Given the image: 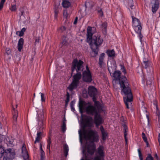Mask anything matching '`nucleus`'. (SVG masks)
<instances>
[{"label": "nucleus", "instance_id": "nucleus-1", "mask_svg": "<svg viewBox=\"0 0 160 160\" xmlns=\"http://www.w3.org/2000/svg\"><path fill=\"white\" fill-rule=\"evenodd\" d=\"M121 72L119 71H116L113 74V77L114 79L119 81V83L121 89V92L124 94L125 96L123 97L124 102L126 107L129 108V105L131 104L132 101V95L131 89L129 86L128 81L125 77H122L121 80Z\"/></svg>", "mask_w": 160, "mask_h": 160}, {"label": "nucleus", "instance_id": "nucleus-2", "mask_svg": "<svg viewBox=\"0 0 160 160\" xmlns=\"http://www.w3.org/2000/svg\"><path fill=\"white\" fill-rule=\"evenodd\" d=\"M92 118L90 117L85 118L82 124V129L78 131L80 137L82 135L85 138L92 142H97L98 140V136L97 132L92 129L86 130L87 127L91 128L92 126Z\"/></svg>", "mask_w": 160, "mask_h": 160}, {"label": "nucleus", "instance_id": "nucleus-3", "mask_svg": "<svg viewBox=\"0 0 160 160\" xmlns=\"http://www.w3.org/2000/svg\"><path fill=\"white\" fill-rule=\"evenodd\" d=\"M83 63L81 60L75 59L73 60L72 67V72L73 73L76 70L77 73L73 76L72 82L68 87V89L70 91L76 88L80 82L79 80L82 77L81 72L83 69Z\"/></svg>", "mask_w": 160, "mask_h": 160}, {"label": "nucleus", "instance_id": "nucleus-4", "mask_svg": "<svg viewBox=\"0 0 160 160\" xmlns=\"http://www.w3.org/2000/svg\"><path fill=\"white\" fill-rule=\"evenodd\" d=\"M79 108L81 113H83L85 110L87 113L92 115L100 112L102 110L101 106L97 102H95L94 105H93L91 102L86 103L83 101H80Z\"/></svg>", "mask_w": 160, "mask_h": 160}, {"label": "nucleus", "instance_id": "nucleus-5", "mask_svg": "<svg viewBox=\"0 0 160 160\" xmlns=\"http://www.w3.org/2000/svg\"><path fill=\"white\" fill-rule=\"evenodd\" d=\"M132 25L136 32L138 34L140 41L141 42V39L143 37V36L141 34L142 29L141 23L138 19L136 18L132 15Z\"/></svg>", "mask_w": 160, "mask_h": 160}, {"label": "nucleus", "instance_id": "nucleus-6", "mask_svg": "<svg viewBox=\"0 0 160 160\" xmlns=\"http://www.w3.org/2000/svg\"><path fill=\"white\" fill-rule=\"evenodd\" d=\"M96 154L97 155L94 158L91 157L89 158L87 156L85 160L83 158H82L81 160H104V152L103 146H99L97 149Z\"/></svg>", "mask_w": 160, "mask_h": 160}, {"label": "nucleus", "instance_id": "nucleus-7", "mask_svg": "<svg viewBox=\"0 0 160 160\" xmlns=\"http://www.w3.org/2000/svg\"><path fill=\"white\" fill-rule=\"evenodd\" d=\"M15 152L14 150L13 149L9 148L6 150L4 149V152L3 154V156L4 157V160L5 159H12L14 158Z\"/></svg>", "mask_w": 160, "mask_h": 160}, {"label": "nucleus", "instance_id": "nucleus-8", "mask_svg": "<svg viewBox=\"0 0 160 160\" xmlns=\"http://www.w3.org/2000/svg\"><path fill=\"white\" fill-rule=\"evenodd\" d=\"M82 78L84 81L87 82H90L92 81L91 74L87 66H86V70L83 72Z\"/></svg>", "mask_w": 160, "mask_h": 160}, {"label": "nucleus", "instance_id": "nucleus-9", "mask_svg": "<svg viewBox=\"0 0 160 160\" xmlns=\"http://www.w3.org/2000/svg\"><path fill=\"white\" fill-rule=\"evenodd\" d=\"M96 32V28L94 27H88L87 28V41L88 42H91L93 34Z\"/></svg>", "mask_w": 160, "mask_h": 160}, {"label": "nucleus", "instance_id": "nucleus-10", "mask_svg": "<svg viewBox=\"0 0 160 160\" xmlns=\"http://www.w3.org/2000/svg\"><path fill=\"white\" fill-rule=\"evenodd\" d=\"M150 4L152 6V11L153 13H156L159 6L158 0H151Z\"/></svg>", "mask_w": 160, "mask_h": 160}, {"label": "nucleus", "instance_id": "nucleus-11", "mask_svg": "<svg viewBox=\"0 0 160 160\" xmlns=\"http://www.w3.org/2000/svg\"><path fill=\"white\" fill-rule=\"evenodd\" d=\"M100 112H98L95 114L94 117V122L97 127L98 126L102 123V119L100 114Z\"/></svg>", "mask_w": 160, "mask_h": 160}, {"label": "nucleus", "instance_id": "nucleus-12", "mask_svg": "<svg viewBox=\"0 0 160 160\" xmlns=\"http://www.w3.org/2000/svg\"><path fill=\"white\" fill-rule=\"evenodd\" d=\"M102 42V40L100 38V37H93V39H92L90 42H89L90 43H93L95 46L98 47L99 46L101 45Z\"/></svg>", "mask_w": 160, "mask_h": 160}, {"label": "nucleus", "instance_id": "nucleus-13", "mask_svg": "<svg viewBox=\"0 0 160 160\" xmlns=\"http://www.w3.org/2000/svg\"><path fill=\"white\" fill-rule=\"evenodd\" d=\"M96 146L94 143H92L87 147V152L88 153L91 155H93L96 150Z\"/></svg>", "mask_w": 160, "mask_h": 160}, {"label": "nucleus", "instance_id": "nucleus-14", "mask_svg": "<svg viewBox=\"0 0 160 160\" xmlns=\"http://www.w3.org/2000/svg\"><path fill=\"white\" fill-rule=\"evenodd\" d=\"M22 156L24 160H30L29 158V156L26 148L24 144L22 148Z\"/></svg>", "mask_w": 160, "mask_h": 160}, {"label": "nucleus", "instance_id": "nucleus-15", "mask_svg": "<svg viewBox=\"0 0 160 160\" xmlns=\"http://www.w3.org/2000/svg\"><path fill=\"white\" fill-rule=\"evenodd\" d=\"M97 90L96 88L93 86H90L88 88V93L91 97H93V98L97 94Z\"/></svg>", "mask_w": 160, "mask_h": 160}, {"label": "nucleus", "instance_id": "nucleus-16", "mask_svg": "<svg viewBox=\"0 0 160 160\" xmlns=\"http://www.w3.org/2000/svg\"><path fill=\"white\" fill-rule=\"evenodd\" d=\"M94 47V46L93 45L91 46L92 51L91 52V55L92 57H96L98 55L99 51L98 48L97 47L95 46V48Z\"/></svg>", "mask_w": 160, "mask_h": 160}, {"label": "nucleus", "instance_id": "nucleus-17", "mask_svg": "<svg viewBox=\"0 0 160 160\" xmlns=\"http://www.w3.org/2000/svg\"><path fill=\"white\" fill-rule=\"evenodd\" d=\"M72 10L70 9L66 8L63 10V16L64 18L67 19L70 17Z\"/></svg>", "mask_w": 160, "mask_h": 160}, {"label": "nucleus", "instance_id": "nucleus-18", "mask_svg": "<svg viewBox=\"0 0 160 160\" xmlns=\"http://www.w3.org/2000/svg\"><path fill=\"white\" fill-rule=\"evenodd\" d=\"M14 138L12 137H7L5 139V142L8 146H12L13 144Z\"/></svg>", "mask_w": 160, "mask_h": 160}, {"label": "nucleus", "instance_id": "nucleus-19", "mask_svg": "<svg viewBox=\"0 0 160 160\" xmlns=\"http://www.w3.org/2000/svg\"><path fill=\"white\" fill-rule=\"evenodd\" d=\"M100 129L102 133V138L103 140H105L108 137V133L104 129L102 126H100Z\"/></svg>", "mask_w": 160, "mask_h": 160}, {"label": "nucleus", "instance_id": "nucleus-20", "mask_svg": "<svg viewBox=\"0 0 160 160\" xmlns=\"http://www.w3.org/2000/svg\"><path fill=\"white\" fill-rule=\"evenodd\" d=\"M143 66L146 68L148 69V68H150L151 69V70L150 71V72H152L153 71V68L152 67L151 62L150 61H143Z\"/></svg>", "mask_w": 160, "mask_h": 160}, {"label": "nucleus", "instance_id": "nucleus-21", "mask_svg": "<svg viewBox=\"0 0 160 160\" xmlns=\"http://www.w3.org/2000/svg\"><path fill=\"white\" fill-rule=\"evenodd\" d=\"M23 42L24 40L22 38H21L18 41L17 48L19 52L21 51V50L23 48Z\"/></svg>", "mask_w": 160, "mask_h": 160}, {"label": "nucleus", "instance_id": "nucleus-22", "mask_svg": "<svg viewBox=\"0 0 160 160\" xmlns=\"http://www.w3.org/2000/svg\"><path fill=\"white\" fill-rule=\"evenodd\" d=\"M116 64L114 62L111 63L110 66L108 65V70L110 74L116 69Z\"/></svg>", "mask_w": 160, "mask_h": 160}, {"label": "nucleus", "instance_id": "nucleus-23", "mask_svg": "<svg viewBox=\"0 0 160 160\" xmlns=\"http://www.w3.org/2000/svg\"><path fill=\"white\" fill-rule=\"evenodd\" d=\"M13 110L12 113L13 116V119L14 122H16L17 121V118L18 116V112L13 107Z\"/></svg>", "mask_w": 160, "mask_h": 160}, {"label": "nucleus", "instance_id": "nucleus-24", "mask_svg": "<svg viewBox=\"0 0 160 160\" xmlns=\"http://www.w3.org/2000/svg\"><path fill=\"white\" fill-rule=\"evenodd\" d=\"M104 53H102L99 56V64L100 66L101 67L103 63L104 59L105 57Z\"/></svg>", "mask_w": 160, "mask_h": 160}, {"label": "nucleus", "instance_id": "nucleus-25", "mask_svg": "<svg viewBox=\"0 0 160 160\" xmlns=\"http://www.w3.org/2000/svg\"><path fill=\"white\" fill-rule=\"evenodd\" d=\"M122 126H123L124 128V137L125 139V141L126 142V144H127L128 142V139L127 138V132L128 131V128L127 127L126 125L125 124H123Z\"/></svg>", "mask_w": 160, "mask_h": 160}, {"label": "nucleus", "instance_id": "nucleus-26", "mask_svg": "<svg viewBox=\"0 0 160 160\" xmlns=\"http://www.w3.org/2000/svg\"><path fill=\"white\" fill-rule=\"evenodd\" d=\"M106 53L109 57H114L115 56V52L114 50H108L106 52Z\"/></svg>", "mask_w": 160, "mask_h": 160}, {"label": "nucleus", "instance_id": "nucleus-27", "mask_svg": "<svg viewBox=\"0 0 160 160\" xmlns=\"http://www.w3.org/2000/svg\"><path fill=\"white\" fill-rule=\"evenodd\" d=\"M62 5L64 8H67L70 6L71 3L68 1L64 0L62 2Z\"/></svg>", "mask_w": 160, "mask_h": 160}, {"label": "nucleus", "instance_id": "nucleus-28", "mask_svg": "<svg viewBox=\"0 0 160 160\" xmlns=\"http://www.w3.org/2000/svg\"><path fill=\"white\" fill-rule=\"evenodd\" d=\"M59 6L58 5H55L54 8V18L55 19L57 18V15L59 12Z\"/></svg>", "mask_w": 160, "mask_h": 160}, {"label": "nucleus", "instance_id": "nucleus-29", "mask_svg": "<svg viewBox=\"0 0 160 160\" xmlns=\"http://www.w3.org/2000/svg\"><path fill=\"white\" fill-rule=\"evenodd\" d=\"M42 133L41 132H37V137L36 138V140L35 141L34 143H35L37 142H39L41 138Z\"/></svg>", "mask_w": 160, "mask_h": 160}, {"label": "nucleus", "instance_id": "nucleus-30", "mask_svg": "<svg viewBox=\"0 0 160 160\" xmlns=\"http://www.w3.org/2000/svg\"><path fill=\"white\" fill-rule=\"evenodd\" d=\"M63 149L65 155L66 157H67L68 155L69 151L68 147V145L66 144L64 145L63 147Z\"/></svg>", "mask_w": 160, "mask_h": 160}, {"label": "nucleus", "instance_id": "nucleus-31", "mask_svg": "<svg viewBox=\"0 0 160 160\" xmlns=\"http://www.w3.org/2000/svg\"><path fill=\"white\" fill-rule=\"evenodd\" d=\"M26 31V28H23L20 31H17L16 32V34L18 35L19 36H22L23 35L24 32Z\"/></svg>", "mask_w": 160, "mask_h": 160}, {"label": "nucleus", "instance_id": "nucleus-32", "mask_svg": "<svg viewBox=\"0 0 160 160\" xmlns=\"http://www.w3.org/2000/svg\"><path fill=\"white\" fill-rule=\"evenodd\" d=\"M133 0H128V5L130 7L131 9H133L134 8V6L133 5Z\"/></svg>", "mask_w": 160, "mask_h": 160}, {"label": "nucleus", "instance_id": "nucleus-33", "mask_svg": "<svg viewBox=\"0 0 160 160\" xmlns=\"http://www.w3.org/2000/svg\"><path fill=\"white\" fill-rule=\"evenodd\" d=\"M40 160H45V153L44 151H42L40 153Z\"/></svg>", "mask_w": 160, "mask_h": 160}, {"label": "nucleus", "instance_id": "nucleus-34", "mask_svg": "<svg viewBox=\"0 0 160 160\" xmlns=\"http://www.w3.org/2000/svg\"><path fill=\"white\" fill-rule=\"evenodd\" d=\"M142 137L143 140L147 144V147H148V143L147 141V137H146V135L144 133H142Z\"/></svg>", "mask_w": 160, "mask_h": 160}, {"label": "nucleus", "instance_id": "nucleus-35", "mask_svg": "<svg viewBox=\"0 0 160 160\" xmlns=\"http://www.w3.org/2000/svg\"><path fill=\"white\" fill-rule=\"evenodd\" d=\"M66 96L67 98L66 100H65V102L66 103V105H67L70 101V95L68 92H67Z\"/></svg>", "mask_w": 160, "mask_h": 160}, {"label": "nucleus", "instance_id": "nucleus-36", "mask_svg": "<svg viewBox=\"0 0 160 160\" xmlns=\"http://www.w3.org/2000/svg\"><path fill=\"white\" fill-rule=\"evenodd\" d=\"M4 152V148L2 146L0 147V158L3 156V154Z\"/></svg>", "mask_w": 160, "mask_h": 160}, {"label": "nucleus", "instance_id": "nucleus-37", "mask_svg": "<svg viewBox=\"0 0 160 160\" xmlns=\"http://www.w3.org/2000/svg\"><path fill=\"white\" fill-rule=\"evenodd\" d=\"M47 143L48 144L47 146V148L50 150V144L51 143V138L50 137H48V139L47 140Z\"/></svg>", "mask_w": 160, "mask_h": 160}, {"label": "nucleus", "instance_id": "nucleus-38", "mask_svg": "<svg viewBox=\"0 0 160 160\" xmlns=\"http://www.w3.org/2000/svg\"><path fill=\"white\" fill-rule=\"evenodd\" d=\"M138 151L140 160H143V158L140 150V149H138Z\"/></svg>", "mask_w": 160, "mask_h": 160}, {"label": "nucleus", "instance_id": "nucleus-39", "mask_svg": "<svg viewBox=\"0 0 160 160\" xmlns=\"http://www.w3.org/2000/svg\"><path fill=\"white\" fill-rule=\"evenodd\" d=\"M145 160H154L153 158L151 156V154H149Z\"/></svg>", "mask_w": 160, "mask_h": 160}, {"label": "nucleus", "instance_id": "nucleus-40", "mask_svg": "<svg viewBox=\"0 0 160 160\" xmlns=\"http://www.w3.org/2000/svg\"><path fill=\"white\" fill-rule=\"evenodd\" d=\"M66 125L65 122V121H63L62 123V130L64 132L66 129Z\"/></svg>", "mask_w": 160, "mask_h": 160}, {"label": "nucleus", "instance_id": "nucleus-41", "mask_svg": "<svg viewBox=\"0 0 160 160\" xmlns=\"http://www.w3.org/2000/svg\"><path fill=\"white\" fill-rule=\"evenodd\" d=\"M5 0H1L0 2V10L3 8V5L5 2Z\"/></svg>", "mask_w": 160, "mask_h": 160}, {"label": "nucleus", "instance_id": "nucleus-42", "mask_svg": "<svg viewBox=\"0 0 160 160\" xmlns=\"http://www.w3.org/2000/svg\"><path fill=\"white\" fill-rule=\"evenodd\" d=\"M121 69L122 70V72H123L124 74H125L126 73V69L125 68L124 66L123 65H121Z\"/></svg>", "mask_w": 160, "mask_h": 160}, {"label": "nucleus", "instance_id": "nucleus-43", "mask_svg": "<svg viewBox=\"0 0 160 160\" xmlns=\"http://www.w3.org/2000/svg\"><path fill=\"white\" fill-rule=\"evenodd\" d=\"M40 94H41L42 102H44L45 101V98L44 97V94L41 92H40Z\"/></svg>", "mask_w": 160, "mask_h": 160}, {"label": "nucleus", "instance_id": "nucleus-44", "mask_svg": "<svg viewBox=\"0 0 160 160\" xmlns=\"http://www.w3.org/2000/svg\"><path fill=\"white\" fill-rule=\"evenodd\" d=\"M98 12L100 16H102L103 15V13L101 9H98Z\"/></svg>", "mask_w": 160, "mask_h": 160}, {"label": "nucleus", "instance_id": "nucleus-45", "mask_svg": "<svg viewBox=\"0 0 160 160\" xmlns=\"http://www.w3.org/2000/svg\"><path fill=\"white\" fill-rule=\"evenodd\" d=\"M43 110H42V112H41V114H40V118H41V119L42 120V119H44V117L43 115Z\"/></svg>", "mask_w": 160, "mask_h": 160}, {"label": "nucleus", "instance_id": "nucleus-46", "mask_svg": "<svg viewBox=\"0 0 160 160\" xmlns=\"http://www.w3.org/2000/svg\"><path fill=\"white\" fill-rule=\"evenodd\" d=\"M65 30L66 28L64 26L61 27L60 29V30L61 32H63Z\"/></svg>", "mask_w": 160, "mask_h": 160}, {"label": "nucleus", "instance_id": "nucleus-47", "mask_svg": "<svg viewBox=\"0 0 160 160\" xmlns=\"http://www.w3.org/2000/svg\"><path fill=\"white\" fill-rule=\"evenodd\" d=\"M16 9V6L14 5L12 6L11 10L12 11H15Z\"/></svg>", "mask_w": 160, "mask_h": 160}, {"label": "nucleus", "instance_id": "nucleus-48", "mask_svg": "<svg viewBox=\"0 0 160 160\" xmlns=\"http://www.w3.org/2000/svg\"><path fill=\"white\" fill-rule=\"evenodd\" d=\"M11 52V50L9 48H8L6 49V52L8 54H9Z\"/></svg>", "mask_w": 160, "mask_h": 160}, {"label": "nucleus", "instance_id": "nucleus-49", "mask_svg": "<svg viewBox=\"0 0 160 160\" xmlns=\"http://www.w3.org/2000/svg\"><path fill=\"white\" fill-rule=\"evenodd\" d=\"M75 103V102L73 100L71 101L70 102V107H72L74 106Z\"/></svg>", "mask_w": 160, "mask_h": 160}, {"label": "nucleus", "instance_id": "nucleus-50", "mask_svg": "<svg viewBox=\"0 0 160 160\" xmlns=\"http://www.w3.org/2000/svg\"><path fill=\"white\" fill-rule=\"evenodd\" d=\"M102 26L105 29H106L107 27V24L106 22H104L102 24Z\"/></svg>", "mask_w": 160, "mask_h": 160}, {"label": "nucleus", "instance_id": "nucleus-51", "mask_svg": "<svg viewBox=\"0 0 160 160\" xmlns=\"http://www.w3.org/2000/svg\"><path fill=\"white\" fill-rule=\"evenodd\" d=\"M152 81V79H151L150 80H147V83L148 84H151Z\"/></svg>", "mask_w": 160, "mask_h": 160}, {"label": "nucleus", "instance_id": "nucleus-52", "mask_svg": "<svg viewBox=\"0 0 160 160\" xmlns=\"http://www.w3.org/2000/svg\"><path fill=\"white\" fill-rule=\"evenodd\" d=\"M77 21H78V17H76L75 19V20H74V24H75L77 23Z\"/></svg>", "mask_w": 160, "mask_h": 160}, {"label": "nucleus", "instance_id": "nucleus-53", "mask_svg": "<svg viewBox=\"0 0 160 160\" xmlns=\"http://www.w3.org/2000/svg\"><path fill=\"white\" fill-rule=\"evenodd\" d=\"M39 42V38H36V39L35 43L36 44L37 43H38Z\"/></svg>", "mask_w": 160, "mask_h": 160}, {"label": "nucleus", "instance_id": "nucleus-54", "mask_svg": "<svg viewBox=\"0 0 160 160\" xmlns=\"http://www.w3.org/2000/svg\"><path fill=\"white\" fill-rule=\"evenodd\" d=\"M158 142L159 143V145L160 146V133H159L158 134Z\"/></svg>", "mask_w": 160, "mask_h": 160}, {"label": "nucleus", "instance_id": "nucleus-55", "mask_svg": "<svg viewBox=\"0 0 160 160\" xmlns=\"http://www.w3.org/2000/svg\"><path fill=\"white\" fill-rule=\"evenodd\" d=\"M62 43L63 44H66L67 42L66 41L64 40L62 41Z\"/></svg>", "mask_w": 160, "mask_h": 160}, {"label": "nucleus", "instance_id": "nucleus-56", "mask_svg": "<svg viewBox=\"0 0 160 160\" xmlns=\"http://www.w3.org/2000/svg\"><path fill=\"white\" fill-rule=\"evenodd\" d=\"M71 110L72 111H75V108L74 107V106L72 107H71Z\"/></svg>", "mask_w": 160, "mask_h": 160}, {"label": "nucleus", "instance_id": "nucleus-57", "mask_svg": "<svg viewBox=\"0 0 160 160\" xmlns=\"http://www.w3.org/2000/svg\"><path fill=\"white\" fill-rule=\"evenodd\" d=\"M40 152H42V151H44L42 149V145L41 144H40Z\"/></svg>", "mask_w": 160, "mask_h": 160}, {"label": "nucleus", "instance_id": "nucleus-58", "mask_svg": "<svg viewBox=\"0 0 160 160\" xmlns=\"http://www.w3.org/2000/svg\"><path fill=\"white\" fill-rule=\"evenodd\" d=\"M147 118L148 119V121L149 122V116L148 115H147Z\"/></svg>", "mask_w": 160, "mask_h": 160}, {"label": "nucleus", "instance_id": "nucleus-59", "mask_svg": "<svg viewBox=\"0 0 160 160\" xmlns=\"http://www.w3.org/2000/svg\"><path fill=\"white\" fill-rule=\"evenodd\" d=\"M155 157L157 158H158V155H157V154H155Z\"/></svg>", "mask_w": 160, "mask_h": 160}, {"label": "nucleus", "instance_id": "nucleus-60", "mask_svg": "<svg viewBox=\"0 0 160 160\" xmlns=\"http://www.w3.org/2000/svg\"><path fill=\"white\" fill-rule=\"evenodd\" d=\"M18 106V104H16V106H15V107H16V108H17V107Z\"/></svg>", "mask_w": 160, "mask_h": 160}, {"label": "nucleus", "instance_id": "nucleus-61", "mask_svg": "<svg viewBox=\"0 0 160 160\" xmlns=\"http://www.w3.org/2000/svg\"><path fill=\"white\" fill-rule=\"evenodd\" d=\"M21 13H22L21 15H22L23 14V12H22Z\"/></svg>", "mask_w": 160, "mask_h": 160}, {"label": "nucleus", "instance_id": "nucleus-62", "mask_svg": "<svg viewBox=\"0 0 160 160\" xmlns=\"http://www.w3.org/2000/svg\"><path fill=\"white\" fill-rule=\"evenodd\" d=\"M35 94H34V97H35Z\"/></svg>", "mask_w": 160, "mask_h": 160}, {"label": "nucleus", "instance_id": "nucleus-63", "mask_svg": "<svg viewBox=\"0 0 160 160\" xmlns=\"http://www.w3.org/2000/svg\"><path fill=\"white\" fill-rule=\"evenodd\" d=\"M159 17H160V12H159Z\"/></svg>", "mask_w": 160, "mask_h": 160}, {"label": "nucleus", "instance_id": "nucleus-64", "mask_svg": "<svg viewBox=\"0 0 160 160\" xmlns=\"http://www.w3.org/2000/svg\"><path fill=\"white\" fill-rule=\"evenodd\" d=\"M131 13L132 14V11H131Z\"/></svg>", "mask_w": 160, "mask_h": 160}]
</instances>
